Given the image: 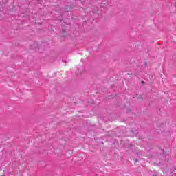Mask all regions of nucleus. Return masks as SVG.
<instances>
[{
    "mask_svg": "<svg viewBox=\"0 0 176 176\" xmlns=\"http://www.w3.org/2000/svg\"><path fill=\"white\" fill-rule=\"evenodd\" d=\"M63 32H65V29L62 30Z\"/></svg>",
    "mask_w": 176,
    "mask_h": 176,
    "instance_id": "1",
    "label": "nucleus"
},
{
    "mask_svg": "<svg viewBox=\"0 0 176 176\" xmlns=\"http://www.w3.org/2000/svg\"><path fill=\"white\" fill-rule=\"evenodd\" d=\"M135 162H138V160L135 159Z\"/></svg>",
    "mask_w": 176,
    "mask_h": 176,
    "instance_id": "2",
    "label": "nucleus"
},
{
    "mask_svg": "<svg viewBox=\"0 0 176 176\" xmlns=\"http://www.w3.org/2000/svg\"><path fill=\"white\" fill-rule=\"evenodd\" d=\"M142 83L144 85V83H145V82H144V81H142Z\"/></svg>",
    "mask_w": 176,
    "mask_h": 176,
    "instance_id": "3",
    "label": "nucleus"
}]
</instances>
